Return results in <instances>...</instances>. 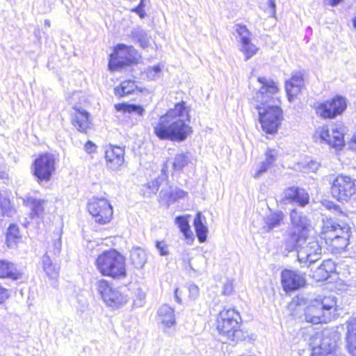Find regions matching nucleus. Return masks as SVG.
I'll use <instances>...</instances> for the list:
<instances>
[{
    "label": "nucleus",
    "mask_w": 356,
    "mask_h": 356,
    "mask_svg": "<svg viewBox=\"0 0 356 356\" xmlns=\"http://www.w3.org/2000/svg\"><path fill=\"white\" fill-rule=\"evenodd\" d=\"M257 81L260 87L253 95V99L258 103L256 108L259 122L264 131L273 134L277 132L282 119V109L278 106L270 104L279 89L277 83L270 79L259 77Z\"/></svg>",
    "instance_id": "obj_1"
},
{
    "label": "nucleus",
    "mask_w": 356,
    "mask_h": 356,
    "mask_svg": "<svg viewBox=\"0 0 356 356\" xmlns=\"http://www.w3.org/2000/svg\"><path fill=\"white\" fill-rule=\"evenodd\" d=\"M189 122V111L185 102H181L159 118L154 126V133L161 140L182 142L193 132Z\"/></svg>",
    "instance_id": "obj_2"
},
{
    "label": "nucleus",
    "mask_w": 356,
    "mask_h": 356,
    "mask_svg": "<svg viewBox=\"0 0 356 356\" xmlns=\"http://www.w3.org/2000/svg\"><path fill=\"white\" fill-rule=\"evenodd\" d=\"M337 299L334 296H318L305 310V318L312 324L327 323L332 318Z\"/></svg>",
    "instance_id": "obj_3"
},
{
    "label": "nucleus",
    "mask_w": 356,
    "mask_h": 356,
    "mask_svg": "<svg viewBox=\"0 0 356 356\" xmlns=\"http://www.w3.org/2000/svg\"><path fill=\"white\" fill-rule=\"evenodd\" d=\"M290 222L291 227L285 239V249L288 252L293 251L297 245L305 240L310 225L307 216L297 209L291 210Z\"/></svg>",
    "instance_id": "obj_4"
},
{
    "label": "nucleus",
    "mask_w": 356,
    "mask_h": 356,
    "mask_svg": "<svg viewBox=\"0 0 356 356\" xmlns=\"http://www.w3.org/2000/svg\"><path fill=\"white\" fill-rule=\"evenodd\" d=\"M241 316L234 309L221 311L217 320V329L227 341H238L243 335L240 329Z\"/></svg>",
    "instance_id": "obj_5"
},
{
    "label": "nucleus",
    "mask_w": 356,
    "mask_h": 356,
    "mask_svg": "<svg viewBox=\"0 0 356 356\" xmlns=\"http://www.w3.org/2000/svg\"><path fill=\"white\" fill-rule=\"evenodd\" d=\"M96 265L103 275L113 278L124 277L126 275L124 258L115 250L104 252L99 255Z\"/></svg>",
    "instance_id": "obj_6"
},
{
    "label": "nucleus",
    "mask_w": 356,
    "mask_h": 356,
    "mask_svg": "<svg viewBox=\"0 0 356 356\" xmlns=\"http://www.w3.org/2000/svg\"><path fill=\"white\" fill-rule=\"evenodd\" d=\"M346 127L341 123L330 124L320 127L316 131L321 141H324L335 149H341L345 145Z\"/></svg>",
    "instance_id": "obj_7"
},
{
    "label": "nucleus",
    "mask_w": 356,
    "mask_h": 356,
    "mask_svg": "<svg viewBox=\"0 0 356 356\" xmlns=\"http://www.w3.org/2000/svg\"><path fill=\"white\" fill-rule=\"evenodd\" d=\"M294 250L298 252L300 263L308 266L320 259L322 254L319 242L315 238L308 237V235L304 241L297 245Z\"/></svg>",
    "instance_id": "obj_8"
},
{
    "label": "nucleus",
    "mask_w": 356,
    "mask_h": 356,
    "mask_svg": "<svg viewBox=\"0 0 356 356\" xmlns=\"http://www.w3.org/2000/svg\"><path fill=\"white\" fill-rule=\"evenodd\" d=\"M137 59V51L133 46L124 44H118L114 53L110 56L108 63L109 70H118L124 66L129 65Z\"/></svg>",
    "instance_id": "obj_9"
},
{
    "label": "nucleus",
    "mask_w": 356,
    "mask_h": 356,
    "mask_svg": "<svg viewBox=\"0 0 356 356\" xmlns=\"http://www.w3.org/2000/svg\"><path fill=\"white\" fill-rule=\"evenodd\" d=\"M332 196L339 202H348L356 192L354 180L348 176H337L330 188Z\"/></svg>",
    "instance_id": "obj_10"
},
{
    "label": "nucleus",
    "mask_w": 356,
    "mask_h": 356,
    "mask_svg": "<svg viewBox=\"0 0 356 356\" xmlns=\"http://www.w3.org/2000/svg\"><path fill=\"white\" fill-rule=\"evenodd\" d=\"M88 209L99 224H106L111 220L113 208L106 198L92 197L88 204Z\"/></svg>",
    "instance_id": "obj_11"
},
{
    "label": "nucleus",
    "mask_w": 356,
    "mask_h": 356,
    "mask_svg": "<svg viewBox=\"0 0 356 356\" xmlns=\"http://www.w3.org/2000/svg\"><path fill=\"white\" fill-rule=\"evenodd\" d=\"M346 107V99L337 95L330 100L318 104L316 106V111L317 115L323 118H334L342 114Z\"/></svg>",
    "instance_id": "obj_12"
},
{
    "label": "nucleus",
    "mask_w": 356,
    "mask_h": 356,
    "mask_svg": "<svg viewBox=\"0 0 356 356\" xmlns=\"http://www.w3.org/2000/svg\"><path fill=\"white\" fill-rule=\"evenodd\" d=\"M55 165V158L51 154H42L35 160L33 175L37 177L39 183L47 182L51 179L56 169Z\"/></svg>",
    "instance_id": "obj_13"
},
{
    "label": "nucleus",
    "mask_w": 356,
    "mask_h": 356,
    "mask_svg": "<svg viewBox=\"0 0 356 356\" xmlns=\"http://www.w3.org/2000/svg\"><path fill=\"white\" fill-rule=\"evenodd\" d=\"M97 288L102 300L109 307H118L127 302L126 297L117 289L112 288L104 280L97 282Z\"/></svg>",
    "instance_id": "obj_14"
},
{
    "label": "nucleus",
    "mask_w": 356,
    "mask_h": 356,
    "mask_svg": "<svg viewBox=\"0 0 356 356\" xmlns=\"http://www.w3.org/2000/svg\"><path fill=\"white\" fill-rule=\"evenodd\" d=\"M350 235V228L346 224L340 225L332 218H323L321 235L323 238H337L341 236Z\"/></svg>",
    "instance_id": "obj_15"
},
{
    "label": "nucleus",
    "mask_w": 356,
    "mask_h": 356,
    "mask_svg": "<svg viewBox=\"0 0 356 356\" xmlns=\"http://www.w3.org/2000/svg\"><path fill=\"white\" fill-rule=\"evenodd\" d=\"M235 32L241 44V51L245 54L247 60L257 53V48L251 42V33L245 25L236 24Z\"/></svg>",
    "instance_id": "obj_16"
},
{
    "label": "nucleus",
    "mask_w": 356,
    "mask_h": 356,
    "mask_svg": "<svg viewBox=\"0 0 356 356\" xmlns=\"http://www.w3.org/2000/svg\"><path fill=\"white\" fill-rule=\"evenodd\" d=\"M124 149L115 145H110L105 150L106 167L113 171L120 170L124 162Z\"/></svg>",
    "instance_id": "obj_17"
},
{
    "label": "nucleus",
    "mask_w": 356,
    "mask_h": 356,
    "mask_svg": "<svg viewBox=\"0 0 356 356\" xmlns=\"http://www.w3.org/2000/svg\"><path fill=\"white\" fill-rule=\"evenodd\" d=\"M282 284L285 291H295L303 286L305 280L296 271L285 269L281 273Z\"/></svg>",
    "instance_id": "obj_18"
},
{
    "label": "nucleus",
    "mask_w": 356,
    "mask_h": 356,
    "mask_svg": "<svg viewBox=\"0 0 356 356\" xmlns=\"http://www.w3.org/2000/svg\"><path fill=\"white\" fill-rule=\"evenodd\" d=\"M305 86L303 74L300 71L293 72L289 80L285 82V90L289 102H292Z\"/></svg>",
    "instance_id": "obj_19"
},
{
    "label": "nucleus",
    "mask_w": 356,
    "mask_h": 356,
    "mask_svg": "<svg viewBox=\"0 0 356 356\" xmlns=\"http://www.w3.org/2000/svg\"><path fill=\"white\" fill-rule=\"evenodd\" d=\"M284 200L289 202H294L300 207H305L309 203V195L307 192L299 187H290L284 193Z\"/></svg>",
    "instance_id": "obj_20"
},
{
    "label": "nucleus",
    "mask_w": 356,
    "mask_h": 356,
    "mask_svg": "<svg viewBox=\"0 0 356 356\" xmlns=\"http://www.w3.org/2000/svg\"><path fill=\"white\" fill-rule=\"evenodd\" d=\"M74 114L72 115V122L74 127L81 132L86 133L90 127L89 113L85 109L74 106Z\"/></svg>",
    "instance_id": "obj_21"
},
{
    "label": "nucleus",
    "mask_w": 356,
    "mask_h": 356,
    "mask_svg": "<svg viewBox=\"0 0 356 356\" xmlns=\"http://www.w3.org/2000/svg\"><path fill=\"white\" fill-rule=\"evenodd\" d=\"M284 219V214L282 211H270L264 217V225L261 229L264 232H270L275 228L279 227L283 223Z\"/></svg>",
    "instance_id": "obj_22"
},
{
    "label": "nucleus",
    "mask_w": 356,
    "mask_h": 356,
    "mask_svg": "<svg viewBox=\"0 0 356 356\" xmlns=\"http://www.w3.org/2000/svg\"><path fill=\"white\" fill-rule=\"evenodd\" d=\"M336 348L335 341L329 343L324 339L318 346L312 348L311 356H335Z\"/></svg>",
    "instance_id": "obj_23"
},
{
    "label": "nucleus",
    "mask_w": 356,
    "mask_h": 356,
    "mask_svg": "<svg viewBox=\"0 0 356 356\" xmlns=\"http://www.w3.org/2000/svg\"><path fill=\"white\" fill-rule=\"evenodd\" d=\"M346 339L349 353L356 356V318L348 322Z\"/></svg>",
    "instance_id": "obj_24"
},
{
    "label": "nucleus",
    "mask_w": 356,
    "mask_h": 356,
    "mask_svg": "<svg viewBox=\"0 0 356 356\" xmlns=\"http://www.w3.org/2000/svg\"><path fill=\"white\" fill-rule=\"evenodd\" d=\"M24 203L31 211V218H41L44 213V205L47 203L45 200L28 197L24 200Z\"/></svg>",
    "instance_id": "obj_25"
},
{
    "label": "nucleus",
    "mask_w": 356,
    "mask_h": 356,
    "mask_svg": "<svg viewBox=\"0 0 356 356\" xmlns=\"http://www.w3.org/2000/svg\"><path fill=\"white\" fill-rule=\"evenodd\" d=\"M158 316L161 323L168 327L175 325V311L167 305H161L158 310Z\"/></svg>",
    "instance_id": "obj_26"
},
{
    "label": "nucleus",
    "mask_w": 356,
    "mask_h": 356,
    "mask_svg": "<svg viewBox=\"0 0 356 356\" xmlns=\"http://www.w3.org/2000/svg\"><path fill=\"white\" fill-rule=\"evenodd\" d=\"M205 218L200 211H198L195 217L193 225L198 241L204 243L207 241L208 228L204 225Z\"/></svg>",
    "instance_id": "obj_27"
},
{
    "label": "nucleus",
    "mask_w": 356,
    "mask_h": 356,
    "mask_svg": "<svg viewBox=\"0 0 356 356\" xmlns=\"http://www.w3.org/2000/svg\"><path fill=\"white\" fill-rule=\"evenodd\" d=\"M42 269L46 275L51 279H56L59 275V266L53 262L50 256L46 252L42 257Z\"/></svg>",
    "instance_id": "obj_28"
},
{
    "label": "nucleus",
    "mask_w": 356,
    "mask_h": 356,
    "mask_svg": "<svg viewBox=\"0 0 356 356\" xmlns=\"http://www.w3.org/2000/svg\"><path fill=\"white\" fill-rule=\"evenodd\" d=\"M8 277L13 280L22 278L20 273L13 263L4 260H0V278Z\"/></svg>",
    "instance_id": "obj_29"
},
{
    "label": "nucleus",
    "mask_w": 356,
    "mask_h": 356,
    "mask_svg": "<svg viewBox=\"0 0 356 356\" xmlns=\"http://www.w3.org/2000/svg\"><path fill=\"white\" fill-rule=\"evenodd\" d=\"M341 236L337 238H324L326 243L332 247V251L341 252L343 251L349 244V238L350 235Z\"/></svg>",
    "instance_id": "obj_30"
},
{
    "label": "nucleus",
    "mask_w": 356,
    "mask_h": 356,
    "mask_svg": "<svg viewBox=\"0 0 356 356\" xmlns=\"http://www.w3.org/2000/svg\"><path fill=\"white\" fill-rule=\"evenodd\" d=\"M187 193L180 188H172L169 190H161L160 197L162 200L167 202L168 204H172L179 199L184 197Z\"/></svg>",
    "instance_id": "obj_31"
},
{
    "label": "nucleus",
    "mask_w": 356,
    "mask_h": 356,
    "mask_svg": "<svg viewBox=\"0 0 356 356\" xmlns=\"http://www.w3.org/2000/svg\"><path fill=\"white\" fill-rule=\"evenodd\" d=\"M334 263L331 260H325L316 270L314 277L318 281L325 280L330 277V274L334 270Z\"/></svg>",
    "instance_id": "obj_32"
},
{
    "label": "nucleus",
    "mask_w": 356,
    "mask_h": 356,
    "mask_svg": "<svg viewBox=\"0 0 356 356\" xmlns=\"http://www.w3.org/2000/svg\"><path fill=\"white\" fill-rule=\"evenodd\" d=\"M130 259L136 268H140L143 267L147 261V254L140 248H134L130 252Z\"/></svg>",
    "instance_id": "obj_33"
},
{
    "label": "nucleus",
    "mask_w": 356,
    "mask_h": 356,
    "mask_svg": "<svg viewBox=\"0 0 356 356\" xmlns=\"http://www.w3.org/2000/svg\"><path fill=\"white\" fill-rule=\"evenodd\" d=\"M21 240L19 227L16 225H10L6 233V243L8 248H13L17 246Z\"/></svg>",
    "instance_id": "obj_34"
},
{
    "label": "nucleus",
    "mask_w": 356,
    "mask_h": 356,
    "mask_svg": "<svg viewBox=\"0 0 356 356\" xmlns=\"http://www.w3.org/2000/svg\"><path fill=\"white\" fill-rule=\"evenodd\" d=\"M131 38L138 42L140 47L146 48L150 44V37L146 31L140 27L135 28L131 33Z\"/></svg>",
    "instance_id": "obj_35"
},
{
    "label": "nucleus",
    "mask_w": 356,
    "mask_h": 356,
    "mask_svg": "<svg viewBox=\"0 0 356 356\" xmlns=\"http://www.w3.org/2000/svg\"><path fill=\"white\" fill-rule=\"evenodd\" d=\"M115 108L118 111H122L124 113L136 114L139 116H142L145 112V109L143 108V106L134 104H117L115 105Z\"/></svg>",
    "instance_id": "obj_36"
},
{
    "label": "nucleus",
    "mask_w": 356,
    "mask_h": 356,
    "mask_svg": "<svg viewBox=\"0 0 356 356\" xmlns=\"http://www.w3.org/2000/svg\"><path fill=\"white\" fill-rule=\"evenodd\" d=\"M175 223L179 227L180 231L183 233L186 239L189 240L191 242L193 241L192 237V232L190 229V225L186 216H177L175 218Z\"/></svg>",
    "instance_id": "obj_37"
},
{
    "label": "nucleus",
    "mask_w": 356,
    "mask_h": 356,
    "mask_svg": "<svg viewBox=\"0 0 356 356\" xmlns=\"http://www.w3.org/2000/svg\"><path fill=\"white\" fill-rule=\"evenodd\" d=\"M136 88L134 81L126 80L122 81L119 87L115 88V94L120 97L133 93Z\"/></svg>",
    "instance_id": "obj_38"
},
{
    "label": "nucleus",
    "mask_w": 356,
    "mask_h": 356,
    "mask_svg": "<svg viewBox=\"0 0 356 356\" xmlns=\"http://www.w3.org/2000/svg\"><path fill=\"white\" fill-rule=\"evenodd\" d=\"M55 235V238L49 243L46 252L48 254L49 252H52L55 256H57L61 250V235L60 232H57Z\"/></svg>",
    "instance_id": "obj_39"
},
{
    "label": "nucleus",
    "mask_w": 356,
    "mask_h": 356,
    "mask_svg": "<svg viewBox=\"0 0 356 356\" xmlns=\"http://www.w3.org/2000/svg\"><path fill=\"white\" fill-rule=\"evenodd\" d=\"M189 157L186 154H178L175 156L172 163L173 169L175 170H181L189 163Z\"/></svg>",
    "instance_id": "obj_40"
},
{
    "label": "nucleus",
    "mask_w": 356,
    "mask_h": 356,
    "mask_svg": "<svg viewBox=\"0 0 356 356\" xmlns=\"http://www.w3.org/2000/svg\"><path fill=\"white\" fill-rule=\"evenodd\" d=\"M323 205L328 210L333 211V213L336 214H342L343 211L341 207L334 203L333 202L329 200H325L323 202Z\"/></svg>",
    "instance_id": "obj_41"
},
{
    "label": "nucleus",
    "mask_w": 356,
    "mask_h": 356,
    "mask_svg": "<svg viewBox=\"0 0 356 356\" xmlns=\"http://www.w3.org/2000/svg\"><path fill=\"white\" fill-rule=\"evenodd\" d=\"M161 72V68L159 65H155L153 67H149L146 72V76L147 77L150 79H154L156 76L159 74V73Z\"/></svg>",
    "instance_id": "obj_42"
},
{
    "label": "nucleus",
    "mask_w": 356,
    "mask_h": 356,
    "mask_svg": "<svg viewBox=\"0 0 356 356\" xmlns=\"http://www.w3.org/2000/svg\"><path fill=\"white\" fill-rule=\"evenodd\" d=\"M159 186L160 183L158 179H153L148 182L146 184V186L150 190L148 195L150 196L151 194H155L158 191Z\"/></svg>",
    "instance_id": "obj_43"
},
{
    "label": "nucleus",
    "mask_w": 356,
    "mask_h": 356,
    "mask_svg": "<svg viewBox=\"0 0 356 356\" xmlns=\"http://www.w3.org/2000/svg\"><path fill=\"white\" fill-rule=\"evenodd\" d=\"M156 247L161 256H166L169 254L168 245L165 241H156Z\"/></svg>",
    "instance_id": "obj_44"
},
{
    "label": "nucleus",
    "mask_w": 356,
    "mask_h": 356,
    "mask_svg": "<svg viewBox=\"0 0 356 356\" xmlns=\"http://www.w3.org/2000/svg\"><path fill=\"white\" fill-rule=\"evenodd\" d=\"M270 165V164L268 163L266 161H263L259 166V169L254 175V177L258 178L261 175V174H262L263 172H266L268 170Z\"/></svg>",
    "instance_id": "obj_45"
},
{
    "label": "nucleus",
    "mask_w": 356,
    "mask_h": 356,
    "mask_svg": "<svg viewBox=\"0 0 356 356\" xmlns=\"http://www.w3.org/2000/svg\"><path fill=\"white\" fill-rule=\"evenodd\" d=\"M189 297L195 299L199 295V289L195 284H191L188 287Z\"/></svg>",
    "instance_id": "obj_46"
},
{
    "label": "nucleus",
    "mask_w": 356,
    "mask_h": 356,
    "mask_svg": "<svg viewBox=\"0 0 356 356\" xmlns=\"http://www.w3.org/2000/svg\"><path fill=\"white\" fill-rule=\"evenodd\" d=\"M132 11L136 13L141 19L144 18L146 15L145 11L144 10V6L142 4V3H140L135 8L132 9Z\"/></svg>",
    "instance_id": "obj_47"
},
{
    "label": "nucleus",
    "mask_w": 356,
    "mask_h": 356,
    "mask_svg": "<svg viewBox=\"0 0 356 356\" xmlns=\"http://www.w3.org/2000/svg\"><path fill=\"white\" fill-rule=\"evenodd\" d=\"M85 150L89 154L93 153L96 151L97 146L92 141L88 140L85 145Z\"/></svg>",
    "instance_id": "obj_48"
},
{
    "label": "nucleus",
    "mask_w": 356,
    "mask_h": 356,
    "mask_svg": "<svg viewBox=\"0 0 356 356\" xmlns=\"http://www.w3.org/2000/svg\"><path fill=\"white\" fill-rule=\"evenodd\" d=\"M233 283L232 281L228 280L226 282V283L224 284L223 287V293L225 295L230 294L233 291Z\"/></svg>",
    "instance_id": "obj_49"
},
{
    "label": "nucleus",
    "mask_w": 356,
    "mask_h": 356,
    "mask_svg": "<svg viewBox=\"0 0 356 356\" xmlns=\"http://www.w3.org/2000/svg\"><path fill=\"white\" fill-rule=\"evenodd\" d=\"M268 163L272 164L275 161V156L273 154V151L268 149L266 153V160Z\"/></svg>",
    "instance_id": "obj_50"
},
{
    "label": "nucleus",
    "mask_w": 356,
    "mask_h": 356,
    "mask_svg": "<svg viewBox=\"0 0 356 356\" xmlns=\"http://www.w3.org/2000/svg\"><path fill=\"white\" fill-rule=\"evenodd\" d=\"M307 166H308V168L312 172H316V170H318V169L320 166V163L316 161H310L308 163Z\"/></svg>",
    "instance_id": "obj_51"
},
{
    "label": "nucleus",
    "mask_w": 356,
    "mask_h": 356,
    "mask_svg": "<svg viewBox=\"0 0 356 356\" xmlns=\"http://www.w3.org/2000/svg\"><path fill=\"white\" fill-rule=\"evenodd\" d=\"M8 297L7 291L0 286V304L3 302Z\"/></svg>",
    "instance_id": "obj_52"
},
{
    "label": "nucleus",
    "mask_w": 356,
    "mask_h": 356,
    "mask_svg": "<svg viewBox=\"0 0 356 356\" xmlns=\"http://www.w3.org/2000/svg\"><path fill=\"white\" fill-rule=\"evenodd\" d=\"M343 0H323L324 3L332 7H335L341 3Z\"/></svg>",
    "instance_id": "obj_53"
},
{
    "label": "nucleus",
    "mask_w": 356,
    "mask_h": 356,
    "mask_svg": "<svg viewBox=\"0 0 356 356\" xmlns=\"http://www.w3.org/2000/svg\"><path fill=\"white\" fill-rule=\"evenodd\" d=\"M145 298V295L144 293H139V302H136V300H134V304L138 306H141L143 303V301Z\"/></svg>",
    "instance_id": "obj_54"
},
{
    "label": "nucleus",
    "mask_w": 356,
    "mask_h": 356,
    "mask_svg": "<svg viewBox=\"0 0 356 356\" xmlns=\"http://www.w3.org/2000/svg\"><path fill=\"white\" fill-rule=\"evenodd\" d=\"M178 291H179L178 289H176L175 290V300L177 301V302L181 303V298H180V297L179 296Z\"/></svg>",
    "instance_id": "obj_55"
},
{
    "label": "nucleus",
    "mask_w": 356,
    "mask_h": 356,
    "mask_svg": "<svg viewBox=\"0 0 356 356\" xmlns=\"http://www.w3.org/2000/svg\"><path fill=\"white\" fill-rule=\"evenodd\" d=\"M270 7L274 10L275 8V0H268Z\"/></svg>",
    "instance_id": "obj_56"
},
{
    "label": "nucleus",
    "mask_w": 356,
    "mask_h": 356,
    "mask_svg": "<svg viewBox=\"0 0 356 356\" xmlns=\"http://www.w3.org/2000/svg\"><path fill=\"white\" fill-rule=\"evenodd\" d=\"M7 178V175L3 172H0V179H3Z\"/></svg>",
    "instance_id": "obj_57"
},
{
    "label": "nucleus",
    "mask_w": 356,
    "mask_h": 356,
    "mask_svg": "<svg viewBox=\"0 0 356 356\" xmlns=\"http://www.w3.org/2000/svg\"><path fill=\"white\" fill-rule=\"evenodd\" d=\"M44 25L47 27H50L51 26V22L49 19H45L44 20Z\"/></svg>",
    "instance_id": "obj_58"
},
{
    "label": "nucleus",
    "mask_w": 356,
    "mask_h": 356,
    "mask_svg": "<svg viewBox=\"0 0 356 356\" xmlns=\"http://www.w3.org/2000/svg\"><path fill=\"white\" fill-rule=\"evenodd\" d=\"M3 204H4L5 207H6L7 206L9 205V201L6 199H3Z\"/></svg>",
    "instance_id": "obj_59"
},
{
    "label": "nucleus",
    "mask_w": 356,
    "mask_h": 356,
    "mask_svg": "<svg viewBox=\"0 0 356 356\" xmlns=\"http://www.w3.org/2000/svg\"><path fill=\"white\" fill-rule=\"evenodd\" d=\"M353 26L356 29V17L353 20Z\"/></svg>",
    "instance_id": "obj_60"
},
{
    "label": "nucleus",
    "mask_w": 356,
    "mask_h": 356,
    "mask_svg": "<svg viewBox=\"0 0 356 356\" xmlns=\"http://www.w3.org/2000/svg\"><path fill=\"white\" fill-rule=\"evenodd\" d=\"M189 268H191V269H193V268L191 267V264H189Z\"/></svg>",
    "instance_id": "obj_61"
}]
</instances>
